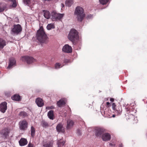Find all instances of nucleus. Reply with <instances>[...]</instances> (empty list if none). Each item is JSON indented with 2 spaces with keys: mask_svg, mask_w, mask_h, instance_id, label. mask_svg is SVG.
<instances>
[{
  "mask_svg": "<svg viewBox=\"0 0 147 147\" xmlns=\"http://www.w3.org/2000/svg\"><path fill=\"white\" fill-rule=\"evenodd\" d=\"M36 37L38 40L41 43H47L48 42V38L42 26L37 31Z\"/></svg>",
  "mask_w": 147,
  "mask_h": 147,
  "instance_id": "obj_1",
  "label": "nucleus"
},
{
  "mask_svg": "<svg viewBox=\"0 0 147 147\" xmlns=\"http://www.w3.org/2000/svg\"><path fill=\"white\" fill-rule=\"evenodd\" d=\"M75 13L77 16V20L80 22H82L85 17L83 9L80 6H77L76 8Z\"/></svg>",
  "mask_w": 147,
  "mask_h": 147,
  "instance_id": "obj_2",
  "label": "nucleus"
},
{
  "mask_svg": "<svg viewBox=\"0 0 147 147\" xmlns=\"http://www.w3.org/2000/svg\"><path fill=\"white\" fill-rule=\"evenodd\" d=\"M123 106L125 107L126 113L129 114L131 111V110L135 107L136 105L134 102H125L123 104Z\"/></svg>",
  "mask_w": 147,
  "mask_h": 147,
  "instance_id": "obj_3",
  "label": "nucleus"
},
{
  "mask_svg": "<svg viewBox=\"0 0 147 147\" xmlns=\"http://www.w3.org/2000/svg\"><path fill=\"white\" fill-rule=\"evenodd\" d=\"M63 13H60L53 11L52 13V19L54 21L60 20L64 16Z\"/></svg>",
  "mask_w": 147,
  "mask_h": 147,
  "instance_id": "obj_4",
  "label": "nucleus"
},
{
  "mask_svg": "<svg viewBox=\"0 0 147 147\" xmlns=\"http://www.w3.org/2000/svg\"><path fill=\"white\" fill-rule=\"evenodd\" d=\"M22 30V28L19 24H15L11 29V32L14 34L18 35L20 34Z\"/></svg>",
  "mask_w": 147,
  "mask_h": 147,
  "instance_id": "obj_5",
  "label": "nucleus"
},
{
  "mask_svg": "<svg viewBox=\"0 0 147 147\" xmlns=\"http://www.w3.org/2000/svg\"><path fill=\"white\" fill-rule=\"evenodd\" d=\"M21 60L23 61L26 62L28 64H31L36 61V60L33 57L28 56L22 57Z\"/></svg>",
  "mask_w": 147,
  "mask_h": 147,
  "instance_id": "obj_6",
  "label": "nucleus"
},
{
  "mask_svg": "<svg viewBox=\"0 0 147 147\" xmlns=\"http://www.w3.org/2000/svg\"><path fill=\"white\" fill-rule=\"evenodd\" d=\"M105 129L102 128L97 127L95 128V136L97 137H100L105 132Z\"/></svg>",
  "mask_w": 147,
  "mask_h": 147,
  "instance_id": "obj_7",
  "label": "nucleus"
},
{
  "mask_svg": "<svg viewBox=\"0 0 147 147\" xmlns=\"http://www.w3.org/2000/svg\"><path fill=\"white\" fill-rule=\"evenodd\" d=\"M74 43L80 44L81 42V38L78 35V32L74 29Z\"/></svg>",
  "mask_w": 147,
  "mask_h": 147,
  "instance_id": "obj_8",
  "label": "nucleus"
},
{
  "mask_svg": "<svg viewBox=\"0 0 147 147\" xmlns=\"http://www.w3.org/2000/svg\"><path fill=\"white\" fill-rule=\"evenodd\" d=\"M62 51L65 53H70L72 52V48L68 45L66 44L63 47Z\"/></svg>",
  "mask_w": 147,
  "mask_h": 147,
  "instance_id": "obj_9",
  "label": "nucleus"
},
{
  "mask_svg": "<svg viewBox=\"0 0 147 147\" xmlns=\"http://www.w3.org/2000/svg\"><path fill=\"white\" fill-rule=\"evenodd\" d=\"M20 128L21 129L25 130L27 127L28 124L25 120H23L19 122Z\"/></svg>",
  "mask_w": 147,
  "mask_h": 147,
  "instance_id": "obj_10",
  "label": "nucleus"
},
{
  "mask_svg": "<svg viewBox=\"0 0 147 147\" xmlns=\"http://www.w3.org/2000/svg\"><path fill=\"white\" fill-rule=\"evenodd\" d=\"M102 138L104 141H109L111 139V135L109 133H105L102 134Z\"/></svg>",
  "mask_w": 147,
  "mask_h": 147,
  "instance_id": "obj_11",
  "label": "nucleus"
},
{
  "mask_svg": "<svg viewBox=\"0 0 147 147\" xmlns=\"http://www.w3.org/2000/svg\"><path fill=\"white\" fill-rule=\"evenodd\" d=\"M7 103L6 102H3L0 104V111L3 113H4L7 109Z\"/></svg>",
  "mask_w": 147,
  "mask_h": 147,
  "instance_id": "obj_12",
  "label": "nucleus"
},
{
  "mask_svg": "<svg viewBox=\"0 0 147 147\" xmlns=\"http://www.w3.org/2000/svg\"><path fill=\"white\" fill-rule=\"evenodd\" d=\"M7 44V41L2 38H0V49H2Z\"/></svg>",
  "mask_w": 147,
  "mask_h": 147,
  "instance_id": "obj_13",
  "label": "nucleus"
},
{
  "mask_svg": "<svg viewBox=\"0 0 147 147\" xmlns=\"http://www.w3.org/2000/svg\"><path fill=\"white\" fill-rule=\"evenodd\" d=\"M57 131L58 132L63 133L64 132V128L63 125L61 123H59L56 126Z\"/></svg>",
  "mask_w": 147,
  "mask_h": 147,
  "instance_id": "obj_14",
  "label": "nucleus"
},
{
  "mask_svg": "<svg viewBox=\"0 0 147 147\" xmlns=\"http://www.w3.org/2000/svg\"><path fill=\"white\" fill-rule=\"evenodd\" d=\"M68 39L74 43V29H72L70 31L68 35Z\"/></svg>",
  "mask_w": 147,
  "mask_h": 147,
  "instance_id": "obj_15",
  "label": "nucleus"
},
{
  "mask_svg": "<svg viewBox=\"0 0 147 147\" xmlns=\"http://www.w3.org/2000/svg\"><path fill=\"white\" fill-rule=\"evenodd\" d=\"M113 110L115 111V113H116L117 115H120L122 111L121 107L120 105L117 106V108Z\"/></svg>",
  "mask_w": 147,
  "mask_h": 147,
  "instance_id": "obj_16",
  "label": "nucleus"
},
{
  "mask_svg": "<svg viewBox=\"0 0 147 147\" xmlns=\"http://www.w3.org/2000/svg\"><path fill=\"white\" fill-rule=\"evenodd\" d=\"M9 133V130L6 128L2 130L1 132V134L3 135V136L5 138H7L8 136Z\"/></svg>",
  "mask_w": 147,
  "mask_h": 147,
  "instance_id": "obj_17",
  "label": "nucleus"
},
{
  "mask_svg": "<svg viewBox=\"0 0 147 147\" xmlns=\"http://www.w3.org/2000/svg\"><path fill=\"white\" fill-rule=\"evenodd\" d=\"M19 143L20 146H24L27 144L28 142L26 139L22 138L20 140Z\"/></svg>",
  "mask_w": 147,
  "mask_h": 147,
  "instance_id": "obj_18",
  "label": "nucleus"
},
{
  "mask_svg": "<svg viewBox=\"0 0 147 147\" xmlns=\"http://www.w3.org/2000/svg\"><path fill=\"white\" fill-rule=\"evenodd\" d=\"M16 61L13 58H11L9 60V63L7 67L8 68H10L12 67L15 64Z\"/></svg>",
  "mask_w": 147,
  "mask_h": 147,
  "instance_id": "obj_19",
  "label": "nucleus"
},
{
  "mask_svg": "<svg viewBox=\"0 0 147 147\" xmlns=\"http://www.w3.org/2000/svg\"><path fill=\"white\" fill-rule=\"evenodd\" d=\"M11 98L13 100L16 101H19L21 100V97L18 94H14Z\"/></svg>",
  "mask_w": 147,
  "mask_h": 147,
  "instance_id": "obj_20",
  "label": "nucleus"
},
{
  "mask_svg": "<svg viewBox=\"0 0 147 147\" xmlns=\"http://www.w3.org/2000/svg\"><path fill=\"white\" fill-rule=\"evenodd\" d=\"M44 16L45 18L49 19L51 17V14L47 10H43Z\"/></svg>",
  "mask_w": 147,
  "mask_h": 147,
  "instance_id": "obj_21",
  "label": "nucleus"
},
{
  "mask_svg": "<svg viewBox=\"0 0 147 147\" xmlns=\"http://www.w3.org/2000/svg\"><path fill=\"white\" fill-rule=\"evenodd\" d=\"M48 117L51 119L53 120L54 119L53 111V110L50 111L47 114Z\"/></svg>",
  "mask_w": 147,
  "mask_h": 147,
  "instance_id": "obj_22",
  "label": "nucleus"
},
{
  "mask_svg": "<svg viewBox=\"0 0 147 147\" xmlns=\"http://www.w3.org/2000/svg\"><path fill=\"white\" fill-rule=\"evenodd\" d=\"M73 121L72 120H69L67 121V129L70 128L73 125Z\"/></svg>",
  "mask_w": 147,
  "mask_h": 147,
  "instance_id": "obj_23",
  "label": "nucleus"
},
{
  "mask_svg": "<svg viewBox=\"0 0 147 147\" xmlns=\"http://www.w3.org/2000/svg\"><path fill=\"white\" fill-rule=\"evenodd\" d=\"M55 28L54 25L53 24H48L47 28V30H50L54 28Z\"/></svg>",
  "mask_w": 147,
  "mask_h": 147,
  "instance_id": "obj_24",
  "label": "nucleus"
},
{
  "mask_svg": "<svg viewBox=\"0 0 147 147\" xmlns=\"http://www.w3.org/2000/svg\"><path fill=\"white\" fill-rule=\"evenodd\" d=\"M65 104V102H57V104L59 107H62L64 106Z\"/></svg>",
  "mask_w": 147,
  "mask_h": 147,
  "instance_id": "obj_25",
  "label": "nucleus"
},
{
  "mask_svg": "<svg viewBox=\"0 0 147 147\" xmlns=\"http://www.w3.org/2000/svg\"><path fill=\"white\" fill-rule=\"evenodd\" d=\"M126 114H126H125V115L126 118L127 120H130L133 118L134 115L132 114H127V113Z\"/></svg>",
  "mask_w": 147,
  "mask_h": 147,
  "instance_id": "obj_26",
  "label": "nucleus"
},
{
  "mask_svg": "<svg viewBox=\"0 0 147 147\" xmlns=\"http://www.w3.org/2000/svg\"><path fill=\"white\" fill-rule=\"evenodd\" d=\"M72 0H66L65 1V5L66 6L70 7L72 4Z\"/></svg>",
  "mask_w": 147,
  "mask_h": 147,
  "instance_id": "obj_27",
  "label": "nucleus"
},
{
  "mask_svg": "<svg viewBox=\"0 0 147 147\" xmlns=\"http://www.w3.org/2000/svg\"><path fill=\"white\" fill-rule=\"evenodd\" d=\"M31 136L33 137L35 135V129L33 126H32L31 127Z\"/></svg>",
  "mask_w": 147,
  "mask_h": 147,
  "instance_id": "obj_28",
  "label": "nucleus"
},
{
  "mask_svg": "<svg viewBox=\"0 0 147 147\" xmlns=\"http://www.w3.org/2000/svg\"><path fill=\"white\" fill-rule=\"evenodd\" d=\"M100 4L102 5L106 4L109 1V0H99Z\"/></svg>",
  "mask_w": 147,
  "mask_h": 147,
  "instance_id": "obj_29",
  "label": "nucleus"
},
{
  "mask_svg": "<svg viewBox=\"0 0 147 147\" xmlns=\"http://www.w3.org/2000/svg\"><path fill=\"white\" fill-rule=\"evenodd\" d=\"M19 115L22 117H24L27 116V114L24 111H21L19 113Z\"/></svg>",
  "mask_w": 147,
  "mask_h": 147,
  "instance_id": "obj_30",
  "label": "nucleus"
},
{
  "mask_svg": "<svg viewBox=\"0 0 147 147\" xmlns=\"http://www.w3.org/2000/svg\"><path fill=\"white\" fill-rule=\"evenodd\" d=\"M41 124L42 126L43 127H47L49 126V125L48 123L44 121H42Z\"/></svg>",
  "mask_w": 147,
  "mask_h": 147,
  "instance_id": "obj_31",
  "label": "nucleus"
},
{
  "mask_svg": "<svg viewBox=\"0 0 147 147\" xmlns=\"http://www.w3.org/2000/svg\"><path fill=\"white\" fill-rule=\"evenodd\" d=\"M36 102L37 106L39 107L43 106L44 104L43 102Z\"/></svg>",
  "mask_w": 147,
  "mask_h": 147,
  "instance_id": "obj_32",
  "label": "nucleus"
},
{
  "mask_svg": "<svg viewBox=\"0 0 147 147\" xmlns=\"http://www.w3.org/2000/svg\"><path fill=\"white\" fill-rule=\"evenodd\" d=\"M65 141H60L58 142V146L59 147H61L62 146H63L65 144Z\"/></svg>",
  "mask_w": 147,
  "mask_h": 147,
  "instance_id": "obj_33",
  "label": "nucleus"
},
{
  "mask_svg": "<svg viewBox=\"0 0 147 147\" xmlns=\"http://www.w3.org/2000/svg\"><path fill=\"white\" fill-rule=\"evenodd\" d=\"M111 105L113 109L117 108V106L120 105L119 103H118L117 104H116L114 102H113V103H111Z\"/></svg>",
  "mask_w": 147,
  "mask_h": 147,
  "instance_id": "obj_34",
  "label": "nucleus"
},
{
  "mask_svg": "<svg viewBox=\"0 0 147 147\" xmlns=\"http://www.w3.org/2000/svg\"><path fill=\"white\" fill-rule=\"evenodd\" d=\"M62 67L61 64L59 63H57L55 64V68L56 69H59Z\"/></svg>",
  "mask_w": 147,
  "mask_h": 147,
  "instance_id": "obj_35",
  "label": "nucleus"
},
{
  "mask_svg": "<svg viewBox=\"0 0 147 147\" xmlns=\"http://www.w3.org/2000/svg\"><path fill=\"white\" fill-rule=\"evenodd\" d=\"M9 1H12L13 3L12 5V7H16L17 6V4L16 0H9Z\"/></svg>",
  "mask_w": 147,
  "mask_h": 147,
  "instance_id": "obj_36",
  "label": "nucleus"
},
{
  "mask_svg": "<svg viewBox=\"0 0 147 147\" xmlns=\"http://www.w3.org/2000/svg\"><path fill=\"white\" fill-rule=\"evenodd\" d=\"M23 1L25 4L26 5L29 6L30 3V0H23Z\"/></svg>",
  "mask_w": 147,
  "mask_h": 147,
  "instance_id": "obj_37",
  "label": "nucleus"
},
{
  "mask_svg": "<svg viewBox=\"0 0 147 147\" xmlns=\"http://www.w3.org/2000/svg\"><path fill=\"white\" fill-rule=\"evenodd\" d=\"M43 146L44 147H52V144L49 142L44 144Z\"/></svg>",
  "mask_w": 147,
  "mask_h": 147,
  "instance_id": "obj_38",
  "label": "nucleus"
},
{
  "mask_svg": "<svg viewBox=\"0 0 147 147\" xmlns=\"http://www.w3.org/2000/svg\"><path fill=\"white\" fill-rule=\"evenodd\" d=\"M81 130L80 129H78L77 131V134L78 136H80L82 135Z\"/></svg>",
  "mask_w": 147,
  "mask_h": 147,
  "instance_id": "obj_39",
  "label": "nucleus"
},
{
  "mask_svg": "<svg viewBox=\"0 0 147 147\" xmlns=\"http://www.w3.org/2000/svg\"><path fill=\"white\" fill-rule=\"evenodd\" d=\"M54 108L55 107L53 106H52L50 107H46V109H52Z\"/></svg>",
  "mask_w": 147,
  "mask_h": 147,
  "instance_id": "obj_40",
  "label": "nucleus"
},
{
  "mask_svg": "<svg viewBox=\"0 0 147 147\" xmlns=\"http://www.w3.org/2000/svg\"><path fill=\"white\" fill-rule=\"evenodd\" d=\"M112 102L109 103V102H107L106 103L107 107H110L111 105V103H113Z\"/></svg>",
  "mask_w": 147,
  "mask_h": 147,
  "instance_id": "obj_41",
  "label": "nucleus"
},
{
  "mask_svg": "<svg viewBox=\"0 0 147 147\" xmlns=\"http://www.w3.org/2000/svg\"><path fill=\"white\" fill-rule=\"evenodd\" d=\"M92 17V15L90 14H88L87 16V18L88 19H90Z\"/></svg>",
  "mask_w": 147,
  "mask_h": 147,
  "instance_id": "obj_42",
  "label": "nucleus"
},
{
  "mask_svg": "<svg viewBox=\"0 0 147 147\" xmlns=\"http://www.w3.org/2000/svg\"><path fill=\"white\" fill-rule=\"evenodd\" d=\"M36 101H42V100L40 98H38L36 99Z\"/></svg>",
  "mask_w": 147,
  "mask_h": 147,
  "instance_id": "obj_43",
  "label": "nucleus"
},
{
  "mask_svg": "<svg viewBox=\"0 0 147 147\" xmlns=\"http://www.w3.org/2000/svg\"><path fill=\"white\" fill-rule=\"evenodd\" d=\"M67 100V99L66 98H61L60 100H59L58 101H66Z\"/></svg>",
  "mask_w": 147,
  "mask_h": 147,
  "instance_id": "obj_44",
  "label": "nucleus"
},
{
  "mask_svg": "<svg viewBox=\"0 0 147 147\" xmlns=\"http://www.w3.org/2000/svg\"><path fill=\"white\" fill-rule=\"evenodd\" d=\"M28 147H33V145L30 143H29V144H28Z\"/></svg>",
  "mask_w": 147,
  "mask_h": 147,
  "instance_id": "obj_45",
  "label": "nucleus"
},
{
  "mask_svg": "<svg viewBox=\"0 0 147 147\" xmlns=\"http://www.w3.org/2000/svg\"><path fill=\"white\" fill-rule=\"evenodd\" d=\"M64 62L65 63H67L69 62V60L68 59H65Z\"/></svg>",
  "mask_w": 147,
  "mask_h": 147,
  "instance_id": "obj_46",
  "label": "nucleus"
},
{
  "mask_svg": "<svg viewBox=\"0 0 147 147\" xmlns=\"http://www.w3.org/2000/svg\"><path fill=\"white\" fill-rule=\"evenodd\" d=\"M119 147H123V145L122 143H120L119 144Z\"/></svg>",
  "mask_w": 147,
  "mask_h": 147,
  "instance_id": "obj_47",
  "label": "nucleus"
},
{
  "mask_svg": "<svg viewBox=\"0 0 147 147\" xmlns=\"http://www.w3.org/2000/svg\"><path fill=\"white\" fill-rule=\"evenodd\" d=\"M110 101H114V99L113 98H110Z\"/></svg>",
  "mask_w": 147,
  "mask_h": 147,
  "instance_id": "obj_48",
  "label": "nucleus"
},
{
  "mask_svg": "<svg viewBox=\"0 0 147 147\" xmlns=\"http://www.w3.org/2000/svg\"><path fill=\"white\" fill-rule=\"evenodd\" d=\"M109 98H105V101H107L109 100Z\"/></svg>",
  "mask_w": 147,
  "mask_h": 147,
  "instance_id": "obj_49",
  "label": "nucleus"
},
{
  "mask_svg": "<svg viewBox=\"0 0 147 147\" xmlns=\"http://www.w3.org/2000/svg\"><path fill=\"white\" fill-rule=\"evenodd\" d=\"M61 7L62 8L63 7H64V5L63 3L61 4Z\"/></svg>",
  "mask_w": 147,
  "mask_h": 147,
  "instance_id": "obj_50",
  "label": "nucleus"
},
{
  "mask_svg": "<svg viewBox=\"0 0 147 147\" xmlns=\"http://www.w3.org/2000/svg\"><path fill=\"white\" fill-rule=\"evenodd\" d=\"M113 117H115V115H113Z\"/></svg>",
  "mask_w": 147,
  "mask_h": 147,
  "instance_id": "obj_51",
  "label": "nucleus"
}]
</instances>
